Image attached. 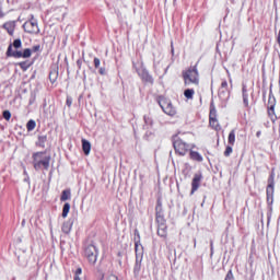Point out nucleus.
<instances>
[{
    "label": "nucleus",
    "mask_w": 280,
    "mask_h": 280,
    "mask_svg": "<svg viewBox=\"0 0 280 280\" xmlns=\"http://www.w3.org/2000/svg\"><path fill=\"white\" fill-rule=\"evenodd\" d=\"M50 161L51 156L47 155L45 152H36L33 154V165L36 172L39 170H49Z\"/></svg>",
    "instance_id": "1"
},
{
    "label": "nucleus",
    "mask_w": 280,
    "mask_h": 280,
    "mask_svg": "<svg viewBox=\"0 0 280 280\" xmlns=\"http://www.w3.org/2000/svg\"><path fill=\"white\" fill-rule=\"evenodd\" d=\"M184 78V84L186 86H189L190 84H195L198 86L200 83L199 74H198V68L195 66L192 68H189L188 70H185L183 72Z\"/></svg>",
    "instance_id": "2"
},
{
    "label": "nucleus",
    "mask_w": 280,
    "mask_h": 280,
    "mask_svg": "<svg viewBox=\"0 0 280 280\" xmlns=\"http://www.w3.org/2000/svg\"><path fill=\"white\" fill-rule=\"evenodd\" d=\"M23 30L27 34H40V28L38 27V20L31 15V19L23 24Z\"/></svg>",
    "instance_id": "3"
},
{
    "label": "nucleus",
    "mask_w": 280,
    "mask_h": 280,
    "mask_svg": "<svg viewBox=\"0 0 280 280\" xmlns=\"http://www.w3.org/2000/svg\"><path fill=\"white\" fill-rule=\"evenodd\" d=\"M133 68L136 69L138 75H140V78L144 80V82H152V77L143 66L142 60H139L137 62L133 61Z\"/></svg>",
    "instance_id": "4"
},
{
    "label": "nucleus",
    "mask_w": 280,
    "mask_h": 280,
    "mask_svg": "<svg viewBox=\"0 0 280 280\" xmlns=\"http://www.w3.org/2000/svg\"><path fill=\"white\" fill-rule=\"evenodd\" d=\"M159 104L165 115H168L170 117H174V115H176V107L172 105V101L161 97Z\"/></svg>",
    "instance_id": "5"
},
{
    "label": "nucleus",
    "mask_w": 280,
    "mask_h": 280,
    "mask_svg": "<svg viewBox=\"0 0 280 280\" xmlns=\"http://www.w3.org/2000/svg\"><path fill=\"white\" fill-rule=\"evenodd\" d=\"M173 145H174L175 152L179 154V156H185V154H187V152H189V150L191 149V145L187 144L180 138L175 139L173 142Z\"/></svg>",
    "instance_id": "6"
},
{
    "label": "nucleus",
    "mask_w": 280,
    "mask_h": 280,
    "mask_svg": "<svg viewBox=\"0 0 280 280\" xmlns=\"http://www.w3.org/2000/svg\"><path fill=\"white\" fill-rule=\"evenodd\" d=\"M267 202L268 205H272L275 198V175H271L268 179L267 186Z\"/></svg>",
    "instance_id": "7"
},
{
    "label": "nucleus",
    "mask_w": 280,
    "mask_h": 280,
    "mask_svg": "<svg viewBox=\"0 0 280 280\" xmlns=\"http://www.w3.org/2000/svg\"><path fill=\"white\" fill-rule=\"evenodd\" d=\"M85 257L89 259L90 264H95V261H97V247H95V245H89L85 248Z\"/></svg>",
    "instance_id": "8"
},
{
    "label": "nucleus",
    "mask_w": 280,
    "mask_h": 280,
    "mask_svg": "<svg viewBox=\"0 0 280 280\" xmlns=\"http://www.w3.org/2000/svg\"><path fill=\"white\" fill-rule=\"evenodd\" d=\"M201 182H202V175L195 174L192 182H191V191H190L191 196H194V194H196V191H198Z\"/></svg>",
    "instance_id": "9"
},
{
    "label": "nucleus",
    "mask_w": 280,
    "mask_h": 280,
    "mask_svg": "<svg viewBox=\"0 0 280 280\" xmlns=\"http://www.w3.org/2000/svg\"><path fill=\"white\" fill-rule=\"evenodd\" d=\"M209 124L211 128H213L214 130H220L221 127L220 122L218 121V118H215V110H210Z\"/></svg>",
    "instance_id": "10"
},
{
    "label": "nucleus",
    "mask_w": 280,
    "mask_h": 280,
    "mask_svg": "<svg viewBox=\"0 0 280 280\" xmlns=\"http://www.w3.org/2000/svg\"><path fill=\"white\" fill-rule=\"evenodd\" d=\"M4 30L12 36L14 34V30L16 28V22L9 21L3 24Z\"/></svg>",
    "instance_id": "11"
},
{
    "label": "nucleus",
    "mask_w": 280,
    "mask_h": 280,
    "mask_svg": "<svg viewBox=\"0 0 280 280\" xmlns=\"http://www.w3.org/2000/svg\"><path fill=\"white\" fill-rule=\"evenodd\" d=\"M7 56L12 58H23V51L21 50L12 51V45H10L7 50Z\"/></svg>",
    "instance_id": "12"
},
{
    "label": "nucleus",
    "mask_w": 280,
    "mask_h": 280,
    "mask_svg": "<svg viewBox=\"0 0 280 280\" xmlns=\"http://www.w3.org/2000/svg\"><path fill=\"white\" fill-rule=\"evenodd\" d=\"M71 229H73V221L63 222L61 226L62 233H66V235H69V233H71Z\"/></svg>",
    "instance_id": "13"
},
{
    "label": "nucleus",
    "mask_w": 280,
    "mask_h": 280,
    "mask_svg": "<svg viewBox=\"0 0 280 280\" xmlns=\"http://www.w3.org/2000/svg\"><path fill=\"white\" fill-rule=\"evenodd\" d=\"M82 150L85 156H89L91 154V142L89 140L82 139Z\"/></svg>",
    "instance_id": "14"
},
{
    "label": "nucleus",
    "mask_w": 280,
    "mask_h": 280,
    "mask_svg": "<svg viewBox=\"0 0 280 280\" xmlns=\"http://www.w3.org/2000/svg\"><path fill=\"white\" fill-rule=\"evenodd\" d=\"M158 235L160 237H167V225L165 223H161L158 226Z\"/></svg>",
    "instance_id": "15"
},
{
    "label": "nucleus",
    "mask_w": 280,
    "mask_h": 280,
    "mask_svg": "<svg viewBox=\"0 0 280 280\" xmlns=\"http://www.w3.org/2000/svg\"><path fill=\"white\" fill-rule=\"evenodd\" d=\"M242 93H243V104L245 108H248V90L246 89V84H243Z\"/></svg>",
    "instance_id": "16"
},
{
    "label": "nucleus",
    "mask_w": 280,
    "mask_h": 280,
    "mask_svg": "<svg viewBox=\"0 0 280 280\" xmlns=\"http://www.w3.org/2000/svg\"><path fill=\"white\" fill-rule=\"evenodd\" d=\"M190 159L192 161H197L198 163H202L203 158L200 153H198L197 151H190Z\"/></svg>",
    "instance_id": "17"
},
{
    "label": "nucleus",
    "mask_w": 280,
    "mask_h": 280,
    "mask_svg": "<svg viewBox=\"0 0 280 280\" xmlns=\"http://www.w3.org/2000/svg\"><path fill=\"white\" fill-rule=\"evenodd\" d=\"M61 202H67V200H71V190H63L60 197Z\"/></svg>",
    "instance_id": "18"
},
{
    "label": "nucleus",
    "mask_w": 280,
    "mask_h": 280,
    "mask_svg": "<svg viewBox=\"0 0 280 280\" xmlns=\"http://www.w3.org/2000/svg\"><path fill=\"white\" fill-rule=\"evenodd\" d=\"M195 93L196 91H194V89H187L184 91V96L186 97V100H194Z\"/></svg>",
    "instance_id": "19"
},
{
    "label": "nucleus",
    "mask_w": 280,
    "mask_h": 280,
    "mask_svg": "<svg viewBox=\"0 0 280 280\" xmlns=\"http://www.w3.org/2000/svg\"><path fill=\"white\" fill-rule=\"evenodd\" d=\"M228 143L230 145H235V129L231 130L228 137Z\"/></svg>",
    "instance_id": "20"
},
{
    "label": "nucleus",
    "mask_w": 280,
    "mask_h": 280,
    "mask_svg": "<svg viewBox=\"0 0 280 280\" xmlns=\"http://www.w3.org/2000/svg\"><path fill=\"white\" fill-rule=\"evenodd\" d=\"M69 211H71V203L66 202L62 209V218H67V215H69Z\"/></svg>",
    "instance_id": "21"
},
{
    "label": "nucleus",
    "mask_w": 280,
    "mask_h": 280,
    "mask_svg": "<svg viewBox=\"0 0 280 280\" xmlns=\"http://www.w3.org/2000/svg\"><path fill=\"white\" fill-rule=\"evenodd\" d=\"M45 143H47V136H39L37 145H39V148H45Z\"/></svg>",
    "instance_id": "22"
},
{
    "label": "nucleus",
    "mask_w": 280,
    "mask_h": 280,
    "mask_svg": "<svg viewBox=\"0 0 280 280\" xmlns=\"http://www.w3.org/2000/svg\"><path fill=\"white\" fill-rule=\"evenodd\" d=\"M26 128L28 130V132H32V130H34V128H36V121L35 120H28L26 124Z\"/></svg>",
    "instance_id": "23"
},
{
    "label": "nucleus",
    "mask_w": 280,
    "mask_h": 280,
    "mask_svg": "<svg viewBox=\"0 0 280 280\" xmlns=\"http://www.w3.org/2000/svg\"><path fill=\"white\" fill-rule=\"evenodd\" d=\"M49 80H50V82L52 84H54V82H56V80H58V72H57V70H54V71L50 72Z\"/></svg>",
    "instance_id": "24"
},
{
    "label": "nucleus",
    "mask_w": 280,
    "mask_h": 280,
    "mask_svg": "<svg viewBox=\"0 0 280 280\" xmlns=\"http://www.w3.org/2000/svg\"><path fill=\"white\" fill-rule=\"evenodd\" d=\"M144 124H145L147 128H150L154 124V120H152V117L147 115V116H144Z\"/></svg>",
    "instance_id": "25"
},
{
    "label": "nucleus",
    "mask_w": 280,
    "mask_h": 280,
    "mask_svg": "<svg viewBox=\"0 0 280 280\" xmlns=\"http://www.w3.org/2000/svg\"><path fill=\"white\" fill-rule=\"evenodd\" d=\"M18 65L24 71H27V69H30V67H31L30 62H27V61H22V62H19Z\"/></svg>",
    "instance_id": "26"
},
{
    "label": "nucleus",
    "mask_w": 280,
    "mask_h": 280,
    "mask_svg": "<svg viewBox=\"0 0 280 280\" xmlns=\"http://www.w3.org/2000/svg\"><path fill=\"white\" fill-rule=\"evenodd\" d=\"M233 154V145H228L225 151H224V156H231Z\"/></svg>",
    "instance_id": "27"
},
{
    "label": "nucleus",
    "mask_w": 280,
    "mask_h": 280,
    "mask_svg": "<svg viewBox=\"0 0 280 280\" xmlns=\"http://www.w3.org/2000/svg\"><path fill=\"white\" fill-rule=\"evenodd\" d=\"M133 270L135 272H139V270H141V260H139V258H136V265Z\"/></svg>",
    "instance_id": "28"
},
{
    "label": "nucleus",
    "mask_w": 280,
    "mask_h": 280,
    "mask_svg": "<svg viewBox=\"0 0 280 280\" xmlns=\"http://www.w3.org/2000/svg\"><path fill=\"white\" fill-rule=\"evenodd\" d=\"M23 54V58H31L32 57V49L26 48L24 49Z\"/></svg>",
    "instance_id": "29"
},
{
    "label": "nucleus",
    "mask_w": 280,
    "mask_h": 280,
    "mask_svg": "<svg viewBox=\"0 0 280 280\" xmlns=\"http://www.w3.org/2000/svg\"><path fill=\"white\" fill-rule=\"evenodd\" d=\"M22 45H23V43L21 42V39H15V40L13 42V47H14L15 49H21Z\"/></svg>",
    "instance_id": "30"
},
{
    "label": "nucleus",
    "mask_w": 280,
    "mask_h": 280,
    "mask_svg": "<svg viewBox=\"0 0 280 280\" xmlns=\"http://www.w3.org/2000/svg\"><path fill=\"white\" fill-rule=\"evenodd\" d=\"M3 117L7 121H10V119L12 118V114L10 113V110H4Z\"/></svg>",
    "instance_id": "31"
},
{
    "label": "nucleus",
    "mask_w": 280,
    "mask_h": 280,
    "mask_svg": "<svg viewBox=\"0 0 280 280\" xmlns=\"http://www.w3.org/2000/svg\"><path fill=\"white\" fill-rule=\"evenodd\" d=\"M221 89H224V91H229V82H226V80L222 81Z\"/></svg>",
    "instance_id": "32"
},
{
    "label": "nucleus",
    "mask_w": 280,
    "mask_h": 280,
    "mask_svg": "<svg viewBox=\"0 0 280 280\" xmlns=\"http://www.w3.org/2000/svg\"><path fill=\"white\" fill-rule=\"evenodd\" d=\"M225 280H235V278L233 277V271H232V270H230V271L226 273Z\"/></svg>",
    "instance_id": "33"
},
{
    "label": "nucleus",
    "mask_w": 280,
    "mask_h": 280,
    "mask_svg": "<svg viewBox=\"0 0 280 280\" xmlns=\"http://www.w3.org/2000/svg\"><path fill=\"white\" fill-rule=\"evenodd\" d=\"M100 65H101L100 58L95 57V58H94V66H95V69H98V68H100Z\"/></svg>",
    "instance_id": "34"
},
{
    "label": "nucleus",
    "mask_w": 280,
    "mask_h": 280,
    "mask_svg": "<svg viewBox=\"0 0 280 280\" xmlns=\"http://www.w3.org/2000/svg\"><path fill=\"white\" fill-rule=\"evenodd\" d=\"M156 222H158L159 224H165V219H163L162 217H158V218H156Z\"/></svg>",
    "instance_id": "35"
},
{
    "label": "nucleus",
    "mask_w": 280,
    "mask_h": 280,
    "mask_svg": "<svg viewBox=\"0 0 280 280\" xmlns=\"http://www.w3.org/2000/svg\"><path fill=\"white\" fill-rule=\"evenodd\" d=\"M136 259H139V243H136Z\"/></svg>",
    "instance_id": "36"
},
{
    "label": "nucleus",
    "mask_w": 280,
    "mask_h": 280,
    "mask_svg": "<svg viewBox=\"0 0 280 280\" xmlns=\"http://www.w3.org/2000/svg\"><path fill=\"white\" fill-rule=\"evenodd\" d=\"M80 275H82V268L79 267V268L75 270L74 277H80Z\"/></svg>",
    "instance_id": "37"
},
{
    "label": "nucleus",
    "mask_w": 280,
    "mask_h": 280,
    "mask_svg": "<svg viewBox=\"0 0 280 280\" xmlns=\"http://www.w3.org/2000/svg\"><path fill=\"white\" fill-rule=\"evenodd\" d=\"M100 74L106 75V68H100Z\"/></svg>",
    "instance_id": "38"
},
{
    "label": "nucleus",
    "mask_w": 280,
    "mask_h": 280,
    "mask_svg": "<svg viewBox=\"0 0 280 280\" xmlns=\"http://www.w3.org/2000/svg\"><path fill=\"white\" fill-rule=\"evenodd\" d=\"M107 280H118V278L115 275H110L107 277Z\"/></svg>",
    "instance_id": "39"
},
{
    "label": "nucleus",
    "mask_w": 280,
    "mask_h": 280,
    "mask_svg": "<svg viewBox=\"0 0 280 280\" xmlns=\"http://www.w3.org/2000/svg\"><path fill=\"white\" fill-rule=\"evenodd\" d=\"M40 50V45L34 46L33 51H39Z\"/></svg>",
    "instance_id": "40"
},
{
    "label": "nucleus",
    "mask_w": 280,
    "mask_h": 280,
    "mask_svg": "<svg viewBox=\"0 0 280 280\" xmlns=\"http://www.w3.org/2000/svg\"><path fill=\"white\" fill-rule=\"evenodd\" d=\"M71 104H72L71 98H67V106H71Z\"/></svg>",
    "instance_id": "41"
},
{
    "label": "nucleus",
    "mask_w": 280,
    "mask_h": 280,
    "mask_svg": "<svg viewBox=\"0 0 280 280\" xmlns=\"http://www.w3.org/2000/svg\"><path fill=\"white\" fill-rule=\"evenodd\" d=\"M269 109H270V110H275V105H270V106H269Z\"/></svg>",
    "instance_id": "42"
},
{
    "label": "nucleus",
    "mask_w": 280,
    "mask_h": 280,
    "mask_svg": "<svg viewBox=\"0 0 280 280\" xmlns=\"http://www.w3.org/2000/svg\"><path fill=\"white\" fill-rule=\"evenodd\" d=\"M74 280H82V278H80V277H74Z\"/></svg>",
    "instance_id": "43"
},
{
    "label": "nucleus",
    "mask_w": 280,
    "mask_h": 280,
    "mask_svg": "<svg viewBox=\"0 0 280 280\" xmlns=\"http://www.w3.org/2000/svg\"><path fill=\"white\" fill-rule=\"evenodd\" d=\"M272 101V97H269V102H271Z\"/></svg>",
    "instance_id": "44"
},
{
    "label": "nucleus",
    "mask_w": 280,
    "mask_h": 280,
    "mask_svg": "<svg viewBox=\"0 0 280 280\" xmlns=\"http://www.w3.org/2000/svg\"><path fill=\"white\" fill-rule=\"evenodd\" d=\"M260 136V133L259 132H257V137H259Z\"/></svg>",
    "instance_id": "45"
},
{
    "label": "nucleus",
    "mask_w": 280,
    "mask_h": 280,
    "mask_svg": "<svg viewBox=\"0 0 280 280\" xmlns=\"http://www.w3.org/2000/svg\"><path fill=\"white\" fill-rule=\"evenodd\" d=\"M194 246L196 247V240H195V244H194Z\"/></svg>",
    "instance_id": "46"
}]
</instances>
